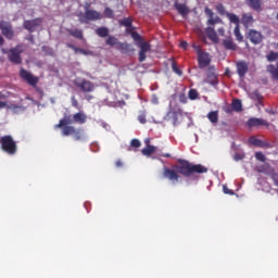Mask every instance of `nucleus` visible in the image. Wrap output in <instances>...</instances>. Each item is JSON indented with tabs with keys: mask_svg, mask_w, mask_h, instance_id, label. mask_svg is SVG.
<instances>
[{
	"mask_svg": "<svg viewBox=\"0 0 278 278\" xmlns=\"http://www.w3.org/2000/svg\"><path fill=\"white\" fill-rule=\"evenodd\" d=\"M101 18V14L94 10L87 9L85 11V16L79 17L80 23H88V21H99Z\"/></svg>",
	"mask_w": 278,
	"mask_h": 278,
	"instance_id": "obj_6",
	"label": "nucleus"
},
{
	"mask_svg": "<svg viewBox=\"0 0 278 278\" xmlns=\"http://www.w3.org/2000/svg\"><path fill=\"white\" fill-rule=\"evenodd\" d=\"M155 151H157V148H155L154 146H146V148L141 151V153L142 155H146L147 157H149V155H153Z\"/></svg>",
	"mask_w": 278,
	"mask_h": 278,
	"instance_id": "obj_27",
	"label": "nucleus"
},
{
	"mask_svg": "<svg viewBox=\"0 0 278 278\" xmlns=\"http://www.w3.org/2000/svg\"><path fill=\"white\" fill-rule=\"evenodd\" d=\"M266 58H267L268 62H275V60H278V53L269 52Z\"/></svg>",
	"mask_w": 278,
	"mask_h": 278,
	"instance_id": "obj_33",
	"label": "nucleus"
},
{
	"mask_svg": "<svg viewBox=\"0 0 278 278\" xmlns=\"http://www.w3.org/2000/svg\"><path fill=\"white\" fill-rule=\"evenodd\" d=\"M248 38H249V40H251L253 42V45H260V42H262V40H264V36H262V33H260L255 29L249 30Z\"/></svg>",
	"mask_w": 278,
	"mask_h": 278,
	"instance_id": "obj_13",
	"label": "nucleus"
},
{
	"mask_svg": "<svg viewBox=\"0 0 278 278\" xmlns=\"http://www.w3.org/2000/svg\"><path fill=\"white\" fill-rule=\"evenodd\" d=\"M236 67H237V73L241 79L245 77L247 73H249L248 62L239 61L236 63Z\"/></svg>",
	"mask_w": 278,
	"mask_h": 278,
	"instance_id": "obj_11",
	"label": "nucleus"
},
{
	"mask_svg": "<svg viewBox=\"0 0 278 278\" xmlns=\"http://www.w3.org/2000/svg\"><path fill=\"white\" fill-rule=\"evenodd\" d=\"M250 144H254L255 147H260L262 144V141L255 137L250 138Z\"/></svg>",
	"mask_w": 278,
	"mask_h": 278,
	"instance_id": "obj_41",
	"label": "nucleus"
},
{
	"mask_svg": "<svg viewBox=\"0 0 278 278\" xmlns=\"http://www.w3.org/2000/svg\"><path fill=\"white\" fill-rule=\"evenodd\" d=\"M70 48H71V49H76L75 46H72V45H70Z\"/></svg>",
	"mask_w": 278,
	"mask_h": 278,
	"instance_id": "obj_61",
	"label": "nucleus"
},
{
	"mask_svg": "<svg viewBox=\"0 0 278 278\" xmlns=\"http://www.w3.org/2000/svg\"><path fill=\"white\" fill-rule=\"evenodd\" d=\"M74 84L75 87L79 88L83 92H92V90H94V85L84 78H76Z\"/></svg>",
	"mask_w": 278,
	"mask_h": 278,
	"instance_id": "obj_5",
	"label": "nucleus"
},
{
	"mask_svg": "<svg viewBox=\"0 0 278 278\" xmlns=\"http://www.w3.org/2000/svg\"><path fill=\"white\" fill-rule=\"evenodd\" d=\"M104 14H105L106 18H114V11L110 8H105Z\"/></svg>",
	"mask_w": 278,
	"mask_h": 278,
	"instance_id": "obj_36",
	"label": "nucleus"
},
{
	"mask_svg": "<svg viewBox=\"0 0 278 278\" xmlns=\"http://www.w3.org/2000/svg\"><path fill=\"white\" fill-rule=\"evenodd\" d=\"M216 10L219 14H225L227 16V12L225 11V7L223 4H218Z\"/></svg>",
	"mask_w": 278,
	"mask_h": 278,
	"instance_id": "obj_43",
	"label": "nucleus"
},
{
	"mask_svg": "<svg viewBox=\"0 0 278 278\" xmlns=\"http://www.w3.org/2000/svg\"><path fill=\"white\" fill-rule=\"evenodd\" d=\"M139 62H144L147 60V53L151 52V43L147 41H141L139 43Z\"/></svg>",
	"mask_w": 278,
	"mask_h": 278,
	"instance_id": "obj_7",
	"label": "nucleus"
},
{
	"mask_svg": "<svg viewBox=\"0 0 278 278\" xmlns=\"http://www.w3.org/2000/svg\"><path fill=\"white\" fill-rule=\"evenodd\" d=\"M223 46L225 47V49H228V51H236L237 48L231 37H227L226 39H224Z\"/></svg>",
	"mask_w": 278,
	"mask_h": 278,
	"instance_id": "obj_22",
	"label": "nucleus"
},
{
	"mask_svg": "<svg viewBox=\"0 0 278 278\" xmlns=\"http://www.w3.org/2000/svg\"><path fill=\"white\" fill-rule=\"evenodd\" d=\"M207 118L213 125H216L218 123V111L210 112Z\"/></svg>",
	"mask_w": 278,
	"mask_h": 278,
	"instance_id": "obj_28",
	"label": "nucleus"
},
{
	"mask_svg": "<svg viewBox=\"0 0 278 278\" xmlns=\"http://www.w3.org/2000/svg\"><path fill=\"white\" fill-rule=\"evenodd\" d=\"M235 160H236V162H239V160H242V155L236 154V155H235Z\"/></svg>",
	"mask_w": 278,
	"mask_h": 278,
	"instance_id": "obj_56",
	"label": "nucleus"
},
{
	"mask_svg": "<svg viewBox=\"0 0 278 278\" xmlns=\"http://www.w3.org/2000/svg\"><path fill=\"white\" fill-rule=\"evenodd\" d=\"M197 97H199V93L197 92V90L191 89L189 91V99L194 100V99H197Z\"/></svg>",
	"mask_w": 278,
	"mask_h": 278,
	"instance_id": "obj_42",
	"label": "nucleus"
},
{
	"mask_svg": "<svg viewBox=\"0 0 278 278\" xmlns=\"http://www.w3.org/2000/svg\"><path fill=\"white\" fill-rule=\"evenodd\" d=\"M206 36L212 40V42L217 43L218 42V35H216V31L212 27L206 28Z\"/></svg>",
	"mask_w": 278,
	"mask_h": 278,
	"instance_id": "obj_23",
	"label": "nucleus"
},
{
	"mask_svg": "<svg viewBox=\"0 0 278 278\" xmlns=\"http://www.w3.org/2000/svg\"><path fill=\"white\" fill-rule=\"evenodd\" d=\"M152 103H154V105H157L159 100H157V97H156V96H153V97H152Z\"/></svg>",
	"mask_w": 278,
	"mask_h": 278,
	"instance_id": "obj_52",
	"label": "nucleus"
},
{
	"mask_svg": "<svg viewBox=\"0 0 278 278\" xmlns=\"http://www.w3.org/2000/svg\"><path fill=\"white\" fill-rule=\"evenodd\" d=\"M75 53H81L83 55H91L92 52L79 48H74Z\"/></svg>",
	"mask_w": 278,
	"mask_h": 278,
	"instance_id": "obj_37",
	"label": "nucleus"
},
{
	"mask_svg": "<svg viewBox=\"0 0 278 278\" xmlns=\"http://www.w3.org/2000/svg\"><path fill=\"white\" fill-rule=\"evenodd\" d=\"M204 12H205L206 16H208V18L214 17V11H212V9L205 8Z\"/></svg>",
	"mask_w": 278,
	"mask_h": 278,
	"instance_id": "obj_44",
	"label": "nucleus"
},
{
	"mask_svg": "<svg viewBox=\"0 0 278 278\" xmlns=\"http://www.w3.org/2000/svg\"><path fill=\"white\" fill-rule=\"evenodd\" d=\"M146 147H151V139H144Z\"/></svg>",
	"mask_w": 278,
	"mask_h": 278,
	"instance_id": "obj_54",
	"label": "nucleus"
},
{
	"mask_svg": "<svg viewBox=\"0 0 278 278\" xmlns=\"http://www.w3.org/2000/svg\"><path fill=\"white\" fill-rule=\"evenodd\" d=\"M208 84H212V86H214V84H216V68H214V66H211L207 68V80Z\"/></svg>",
	"mask_w": 278,
	"mask_h": 278,
	"instance_id": "obj_19",
	"label": "nucleus"
},
{
	"mask_svg": "<svg viewBox=\"0 0 278 278\" xmlns=\"http://www.w3.org/2000/svg\"><path fill=\"white\" fill-rule=\"evenodd\" d=\"M131 38H134V40H140V35L138 33H132Z\"/></svg>",
	"mask_w": 278,
	"mask_h": 278,
	"instance_id": "obj_51",
	"label": "nucleus"
},
{
	"mask_svg": "<svg viewBox=\"0 0 278 278\" xmlns=\"http://www.w3.org/2000/svg\"><path fill=\"white\" fill-rule=\"evenodd\" d=\"M0 29L3 36H5V38H9V40L14 37L12 25L9 22H5V21L0 22Z\"/></svg>",
	"mask_w": 278,
	"mask_h": 278,
	"instance_id": "obj_9",
	"label": "nucleus"
},
{
	"mask_svg": "<svg viewBox=\"0 0 278 278\" xmlns=\"http://www.w3.org/2000/svg\"><path fill=\"white\" fill-rule=\"evenodd\" d=\"M233 35H235L236 39L238 40V42H242V40H244L242 33H240V26L235 27Z\"/></svg>",
	"mask_w": 278,
	"mask_h": 278,
	"instance_id": "obj_30",
	"label": "nucleus"
},
{
	"mask_svg": "<svg viewBox=\"0 0 278 278\" xmlns=\"http://www.w3.org/2000/svg\"><path fill=\"white\" fill-rule=\"evenodd\" d=\"M253 22H254L253 15H251V14H249V13L242 14L241 23H242V25H244L247 28L251 27V25H253Z\"/></svg>",
	"mask_w": 278,
	"mask_h": 278,
	"instance_id": "obj_20",
	"label": "nucleus"
},
{
	"mask_svg": "<svg viewBox=\"0 0 278 278\" xmlns=\"http://www.w3.org/2000/svg\"><path fill=\"white\" fill-rule=\"evenodd\" d=\"M51 103H55V100L51 99Z\"/></svg>",
	"mask_w": 278,
	"mask_h": 278,
	"instance_id": "obj_63",
	"label": "nucleus"
},
{
	"mask_svg": "<svg viewBox=\"0 0 278 278\" xmlns=\"http://www.w3.org/2000/svg\"><path fill=\"white\" fill-rule=\"evenodd\" d=\"M1 149L9 153V155H14L16 153V142L12 139V136H4L0 139Z\"/></svg>",
	"mask_w": 278,
	"mask_h": 278,
	"instance_id": "obj_2",
	"label": "nucleus"
},
{
	"mask_svg": "<svg viewBox=\"0 0 278 278\" xmlns=\"http://www.w3.org/2000/svg\"><path fill=\"white\" fill-rule=\"evenodd\" d=\"M71 36H74V38H84V33L79 29L70 30Z\"/></svg>",
	"mask_w": 278,
	"mask_h": 278,
	"instance_id": "obj_32",
	"label": "nucleus"
},
{
	"mask_svg": "<svg viewBox=\"0 0 278 278\" xmlns=\"http://www.w3.org/2000/svg\"><path fill=\"white\" fill-rule=\"evenodd\" d=\"M172 68L174 71V73H176V75H179V77H181L182 72H181V70H179V67H177V64L175 62H173Z\"/></svg>",
	"mask_w": 278,
	"mask_h": 278,
	"instance_id": "obj_39",
	"label": "nucleus"
},
{
	"mask_svg": "<svg viewBox=\"0 0 278 278\" xmlns=\"http://www.w3.org/2000/svg\"><path fill=\"white\" fill-rule=\"evenodd\" d=\"M87 121L88 115H86L84 111H80L73 115V123H76L77 125H84Z\"/></svg>",
	"mask_w": 278,
	"mask_h": 278,
	"instance_id": "obj_14",
	"label": "nucleus"
},
{
	"mask_svg": "<svg viewBox=\"0 0 278 278\" xmlns=\"http://www.w3.org/2000/svg\"><path fill=\"white\" fill-rule=\"evenodd\" d=\"M218 34H220V36L225 35V28H218Z\"/></svg>",
	"mask_w": 278,
	"mask_h": 278,
	"instance_id": "obj_57",
	"label": "nucleus"
},
{
	"mask_svg": "<svg viewBox=\"0 0 278 278\" xmlns=\"http://www.w3.org/2000/svg\"><path fill=\"white\" fill-rule=\"evenodd\" d=\"M118 39H116L115 37H109L106 39V45H110L111 47H114V45H117Z\"/></svg>",
	"mask_w": 278,
	"mask_h": 278,
	"instance_id": "obj_38",
	"label": "nucleus"
},
{
	"mask_svg": "<svg viewBox=\"0 0 278 278\" xmlns=\"http://www.w3.org/2000/svg\"><path fill=\"white\" fill-rule=\"evenodd\" d=\"M248 125L249 127H260L261 125L265 126V127H268V122H266L265 119L263 118H255V117H252L248 121Z\"/></svg>",
	"mask_w": 278,
	"mask_h": 278,
	"instance_id": "obj_16",
	"label": "nucleus"
},
{
	"mask_svg": "<svg viewBox=\"0 0 278 278\" xmlns=\"http://www.w3.org/2000/svg\"><path fill=\"white\" fill-rule=\"evenodd\" d=\"M116 166H117V167H121V166H123V162H121V161H117V162H116Z\"/></svg>",
	"mask_w": 278,
	"mask_h": 278,
	"instance_id": "obj_58",
	"label": "nucleus"
},
{
	"mask_svg": "<svg viewBox=\"0 0 278 278\" xmlns=\"http://www.w3.org/2000/svg\"><path fill=\"white\" fill-rule=\"evenodd\" d=\"M22 79H25L30 86H36L38 84V77L33 76L31 73L27 72V70L22 68L20 72Z\"/></svg>",
	"mask_w": 278,
	"mask_h": 278,
	"instance_id": "obj_10",
	"label": "nucleus"
},
{
	"mask_svg": "<svg viewBox=\"0 0 278 278\" xmlns=\"http://www.w3.org/2000/svg\"><path fill=\"white\" fill-rule=\"evenodd\" d=\"M7 110H10L13 114H21V112H25V106L7 103Z\"/></svg>",
	"mask_w": 278,
	"mask_h": 278,
	"instance_id": "obj_21",
	"label": "nucleus"
},
{
	"mask_svg": "<svg viewBox=\"0 0 278 278\" xmlns=\"http://www.w3.org/2000/svg\"><path fill=\"white\" fill-rule=\"evenodd\" d=\"M41 23H42V20H40V18H36V20H31V21H25L24 22V27L28 31H36V29H38V27H40Z\"/></svg>",
	"mask_w": 278,
	"mask_h": 278,
	"instance_id": "obj_12",
	"label": "nucleus"
},
{
	"mask_svg": "<svg viewBox=\"0 0 278 278\" xmlns=\"http://www.w3.org/2000/svg\"><path fill=\"white\" fill-rule=\"evenodd\" d=\"M167 118H172V123L174 126L179 125L181 121H184V115L180 112H169L167 114Z\"/></svg>",
	"mask_w": 278,
	"mask_h": 278,
	"instance_id": "obj_15",
	"label": "nucleus"
},
{
	"mask_svg": "<svg viewBox=\"0 0 278 278\" xmlns=\"http://www.w3.org/2000/svg\"><path fill=\"white\" fill-rule=\"evenodd\" d=\"M96 34L100 36V38H105L108 34H110V29H108V27H100L96 30Z\"/></svg>",
	"mask_w": 278,
	"mask_h": 278,
	"instance_id": "obj_29",
	"label": "nucleus"
},
{
	"mask_svg": "<svg viewBox=\"0 0 278 278\" xmlns=\"http://www.w3.org/2000/svg\"><path fill=\"white\" fill-rule=\"evenodd\" d=\"M63 127H65L64 126V121L61 119L60 123L58 125H55V128L56 129H63Z\"/></svg>",
	"mask_w": 278,
	"mask_h": 278,
	"instance_id": "obj_50",
	"label": "nucleus"
},
{
	"mask_svg": "<svg viewBox=\"0 0 278 278\" xmlns=\"http://www.w3.org/2000/svg\"><path fill=\"white\" fill-rule=\"evenodd\" d=\"M3 108H8V102L0 101V110H3Z\"/></svg>",
	"mask_w": 278,
	"mask_h": 278,
	"instance_id": "obj_53",
	"label": "nucleus"
},
{
	"mask_svg": "<svg viewBox=\"0 0 278 278\" xmlns=\"http://www.w3.org/2000/svg\"><path fill=\"white\" fill-rule=\"evenodd\" d=\"M72 105L73 108H79V102L77 101V99L75 98V96H72Z\"/></svg>",
	"mask_w": 278,
	"mask_h": 278,
	"instance_id": "obj_46",
	"label": "nucleus"
},
{
	"mask_svg": "<svg viewBox=\"0 0 278 278\" xmlns=\"http://www.w3.org/2000/svg\"><path fill=\"white\" fill-rule=\"evenodd\" d=\"M177 173L190 177L191 173H207V167L203 165H192L187 161H181L180 165L176 167Z\"/></svg>",
	"mask_w": 278,
	"mask_h": 278,
	"instance_id": "obj_1",
	"label": "nucleus"
},
{
	"mask_svg": "<svg viewBox=\"0 0 278 278\" xmlns=\"http://www.w3.org/2000/svg\"><path fill=\"white\" fill-rule=\"evenodd\" d=\"M267 73H270L274 79H278V63L276 65H268Z\"/></svg>",
	"mask_w": 278,
	"mask_h": 278,
	"instance_id": "obj_25",
	"label": "nucleus"
},
{
	"mask_svg": "<svg viewBox=\"0 0 278 278\" xmlns=\"http://www.w3.org/2000/svg\"><path fill=\"white\" fill-rule=\"evenodd\" d=\"M165 157H170V154H165Z\"/></svg>",
	"mask_w": 278,
	"mask_h": 278,
	"instance_id": "obj_62",
	"label": "nucleus"
},
{
	"mask_svg": "<svg viewBox=\"0 0 278 278\" xmlns=\"http://www.w3.org/2000/svg\"><path fill=\"white\" fill-rule=\"evenodd\" d=\"M218 23V18L210 17L207 21V25H216Z\"/></svg>",
	"mask_w": 278,
	"mask_h": 278,
	"instance_id": "obj_47",
	"label": "nucleus"
},
{
	"mask_svg": "<svg viewBox=\"0 0 278 278\" xmlns=\"http://www.w3.org/2000/svg\"><path fill=\"white\" fill-rule=\"evenodd\" d=\"M131 147H135L136 149H139L140 147V140L138 139H132L131 142H130Z\"/></svg>",
	"mask_w": 278,
	"mask_h": 278,
	"instance_id": "obj_45",
	"label": "nucleus"
},
{
	"mask_svg": "<svg viewBox=\"0 0 278 278\" xmlns=\"http://www.w3.org/2000/svg\"><path fill=\"white\" fill-rule=\"evenodd\" d=\"M180 47H181V49H186V47H188V42L182 41V42L180 43Z\"/></svg>",
	"mask_w": 278,
	"mask_h": 278,
	"instance_id": "obj_55",
	"label": "nucleus"
},
{
	"mask_svg": "<svg viewBox=\"0 0 278 278\" xmlns=\"http://www.w3.org/2000/svg\"><path fill=\"white\" fill-rule=\"evenodd\" d=\"M255 157H256V160H258L260 162H266V155H264V153H262V152H256V153H255Z\"/></svg>",
	"mask_w": 278,
	"mask_h": 278,
	"instance_id": "obj_40",
	"label": "nucleus"
},
{
	"mask_svg": "<svg viewBox=\"0 0 278 278\" xmlns=\"http://www.w3.org/2000/svg\"><path fill=\"white\" fill-rule=\"evenodd\" d=\"M119 24L123 25L124 27H131V18L126 17L119 21Z\"/></svg>",
	"mask_w": 278,
	"mask_h": 278,
	"instance_id": "obj_34",
	"label": "nucleus"
},
{
	"mask_svg": "<svg viewBox=\"0 0 278 278\" xmlns=\"http://www.w3.org/2000/svg\"><path fill=\"white\" fill-rule=\"evenodd\" d=\"M62 134L63 136H74L75 140H81V131L77 130L75 126H64Z\"/></svg>",
	"mask_w": 278,
	"mask_h": 278,
	"instance_id": "obj_8",
	"label": "nucleus"
},
{
	"mask_svg": "<svg viewBox=\"0 0 278 278\" xmlns=\"http://www.w3.org/2000/svg\"><path fill=\"white\" fill-rule=\"evenodd\" d=\"M232 110H235V112H240V110H242V102L240 100H233Z\"/></svg>",
	"mask_w": 278,
	"mask_h": 278,
	"instance_id": "obj_31",
	"label": "nucleus"
},
{
	"mask_svg": "<svg viewBox=\"0 0 278 278\" xmlns=\"http://www.w3.org/2000/svg\"><path fill=\"white\" fill-rule=\"evenodd\" d=\"M227 18L230 21V23H233L236 27H240V17L233 13H226Z\"/></svg>",
	"mask_w": 278,
	"mask_h": 278,
	"instance_id": "obj_26",
	"label": "nucleus"
},
{
	"mask_svg": "<svg viewBox=\"0 0 278 278\" xmlns=\"http://www.w3.org/2000/svg\"><path fill=\"white\" fill-rule=\"evenodd\" d=\"M223 190H224L225 194H233V191H231L229 188H227V186H224Z\"/></svg>",
	"mask_w": 278,
	"mask_h": 278,
	"instance_id": "obj_49",
	"label": "nucleus"
},
{
	"mask_svg": "<svg viewBox=\"0 0 278 278\" xmlns=\"http://www.w3.org/2000/svg\"><path fill=\"white\" fill-rule=\"evenodd\" d=\"M193 49L198 53L199 67L207 68V66H210V63L212 62V59H210V54L207 52H202L201 47L198 45H193Z\"/></svg>",
	"mask_w": 278,
	"mask_h": 278,
	"instance_id": "obj_3",
	"label": "nucleus"
},
{
	"mask_svg": "<svg viewBox=\"0 0 278 278\" xmlns=\"http://www.w3.org/2000/svg\"><path fill=\"white\" fill-rule=\"evenodd\" d=\"M61 121L64 122V126H65V127H67L66 125H72V123H75V122H73V119H71V118H68V117H65V118H63V119H61Z\"/></svg>",
	"mask_w": 278,
	"mask_h": 278,
	"instance_id": "obj_48",
	"label": "nucleus"
},
{
	"mask_svg": "<svg viewBox=\"0 0 278 278\" xmlns=\"http://www.w3.org/2000/svg\"><path fill=\"white\" fill-rule=\"evenodd\" d=\"M163 175L164 177H166V179H169V181H173V184H177V181H179V175H177V173H175V170L173 169L166 168Z\"/></svg>",
	"mask_w": 278,
	"mask_h": 278,
	"instance_id": "obj_17",
	"label": "nucleus"
},
{
	"mask_svg": "<svg viewBox=\"0 0 278 278\" xmlns=\"http://www.w3.org/2000/svg\"><path fill=\"white\" fill-rule=\"evenodd\" d=\"M274 180L276 181L277 186H278V175L274 176Z\"/></svg>",
	"mask_w": 278,
	"mask_h": 278,
	"instance_id": "obj_59",
	"label": "nucleus"
},
{
	"mask_svg": "<svg viewBox=\"0 0 278 278\" xmlns=\"http://www.w3.org/2000/svg\"><path fill=\"white\" fill-rule=\"evenodd\" d=\"M25 51V48L23 46H16L13 49H10L8 52V58L10 62L13 64H22L23 59H21V53Z\"/></svg>",
	"mask_w": 278,
	"mask_h": 278,
	"instance_id": "obj_4",
	"label": "nucleus"
},
{
	"mask_svg": "<svg viewBox=\"0 0 278 278\" xmlns=\"http://www.w3.org/2000/svg\"><path fill=\"white\" fill-rule=\"evenodd\" d=\"M138 121L139 123H141L142 125H144V123H147V112H141L138 115Z\"/></svg>",
	"mask_w": 278,
	"mask_h": 278,
	"instance_id": "obj_35",
	"label": "nucleus"
},
{
	"mask_svg": "<svg viewBox=\"0 0 278 278\" xmlns=\"http://www.w3.org/2000/svg\"><path fill=\"white\" fill-rule=\"evenodd\" d=\"M245 3H248L249 8L255 10L256 12L262 11V0H245Z\"/></svg>",
	"mask_w": 278,
	"mask_h": 278,
	"instance_id": "obj_18",
	"label": "nucleus"
},
{
	"mask_svg": "<svg viewBox=\"0 0 278 278\" xmlns=\"http://www.w3.org/2000/svg\"><path fill=\"white\" fill-rule=\"evenodd\" d=\"M3 45V37L0 36V46Z\"/></svg>",
	"mask_w": 278,
	"mask_h": 278,
	"instance_id": "obj_60",
	"label": "nucleus"
},
{
	"mask_svg": "<svg viewBox=\"0 0 278 278\" xmlns=\"http://www.w3.org/2000/svg\"><path fill=\"white\" fill-rule=\"evenodd\" d=\"M176 10L181 14V16H188L190 10H188V7L186 4L176 3Z\"/></svg>",
	"mask_w": 278,
	"mask_h": 278,
	"instance_id": "obj_24",
	"label": "nucleus"
}]
</instances>
